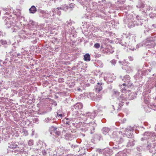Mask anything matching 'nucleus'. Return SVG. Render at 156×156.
I'll return each mask as SVG.
<instances>
[{
  "mask_svg": "<svg viewBox=\"0 0 156 156\" xmlns=\"http://www.w3.org/2000/svg\"><path fill=\"white\" fill-rule=\"evenodd\" d=\"M2 12L4 16L3 18L4 21L5 27L7 28H11V32H16L19 29V27L16 25V23L12 21V20L9 17L11 16L10 14L12 10L11 9L2 8Z\"/></svg>",
  "mask_w": 156,
  "mask_h": 156,
  "instance_id": "f257e3e1",
  "label": "nucleus"
},
{
  "mask_svg": "<svg viewBox=\"0 0 156 156\" xmlns=\"http://www.w3.org/2000/svg\"><path fill=\"white\" fill-rule=\"evenodd\" d=\"M143 137L141 138V140H146L148 143L147 148L150 153H153L154 150V147L156 143L153 142L154 137L156 138V134L153 132H146L143 135Z\"/></svg>",
  "mask_w": 156,
  "mask_h": 156,
  "instance_id": "f03ea898",
  "label": "nucleus"
},
{
  "mask_svg": "<svg viewBox=\"0 0 156 156\" xmlns=\"http://www.w3.org/2000/svg\"><path fill=\"white\" fill-rule=\"evenodd\" d=\"M125 95L124 94H122L117 90L114 89L112 91L111 96L113 98H116L117 101H119V107L118 109V110H120V108H121L123 106L125 103H127L126 102V98H125Z\"/></svg>",
  "mask_w": 156,
  "mask_h": 156,
  "instance_id": "7ed1b4c3",
  "label": "nucleus"
},
{
  "mask_svg": "<svg viewBox=\"0 0 156 156\" xmlns=\"http://www.w3.org/2000/svg\"><path fill=\"white\" fill-rule=\"evenodd\" d=\"M113 135L115 140L116 142V144L119 145L118 146L113 147L114 149H119L122 147L123 145L121 144L125 140L126 137L122 135V132L120 131H115L113 133Z\"/></svg>",
  "mask_w": 156,
  "mask_h": 156,
  "instance_id": "20e7f679",
  "label": "nucleus"
},
{
  "mask_svg": "<svg viewBox=\"0 0 156 156\" xmlns=\"http://www.w3.org/2000/svg\"><path fill=\"white\" fill-rule=\"evenodd\" d=\"M124 17L123 22L127 24L129 28H131L135 26V18H133L132 14L128 13L123 14Z\"/></svg>",
  "mask_w": 156,
  "mask_h": 156,
  "instance_id": "39448f33",
  "label": "nucleus"
},
{
  "mask_svg": "<svg viewBox=\"0 0 156 156\" xmlns=\"http://www.w3.org/2000/svg\"><path fill=\"white\" fill-rule=\"evenodd\" d=\"M145 0H140L139 1L138 4L136 5V7L140 9V11L142 12V13H147L151 9V7L150 5H146L144 4V2Z\"/></svg>",
  "mask_w": 156,
  "mask_h": 156,
  "instance_id": "423d86ee",
  "label": "nucleus"
},
{
  "mask_svg": "<svg viewBox=\"0 0 156 156\" xmlns=\"http://www.w3.org/2000/svg\"><path fill=\"white\" fill-rule=\"evenodd\" d=\"M97 110L95 111L93 113H91L90 112H87L86 113L84 114V115L85 117H86L87 118H90V119H94L95 116L97 115L98 116H100L102 115V114H99L98 112H100V111H102L103 109V107L101 105H98L97 106Z\"/></svg>",
  "mask_w": 156,
  "mask_h": 156,
  "instance_id": "0eeeda50",
  "label": "nucleus"
},
{
  "mask_svg": "<svg viewBox=\"0 0 156 156\" xmlns=\"http://www.w3.org/2000/svg\"><path fill=\"white\" fill-rule=\"evenodd\" d=\"M127 88H125V87L121 89L122 92L124 93L125 95V98H126V101L127 100H133L136 97V94L134 92H130L129 90H127Z\"/></svg>",
  "mask_w": 156,
  "mask_h": 156,
  "instance_id": "6e6552de",
  "label": "nucleus"
},
{
  "mask_svg": "<svg viewBox=\"0 0 156 156\" xmlns=\"http://www.w3.org/2000/svg\"><path fill=\"white\" fill-rule=\"evenodd\" d=\"M122 80L124 81L125 83H123L122 85L121 86V87L122 88L125 87V88H127V87L131 86L132 85L130 82V77L128 75H126L124 76L122 78Z\"/></svg>",
  "mask_w": 156,
  "mask_h": 156,
  "instance_id": "1a4fd4ad",
  "label": "nucleus"
},
{
  "mask_svg": "<svg viewBox=\"0 0 156 156\" xmlns=\"http://www.w3.org/2000/svg\"><path fill=\"white\" fill-rule=\"evenodd\" d=\"M37 11L39 13V16L43 19H48L50 16V14L48 11L41 9H39Z\"/></svg>",
  "mask_w": 156,
  "mask_h": 156,
  "instance_id": "9d476101",
  "label": "nucleus"
},
{
  "mask_svg": "<svg viewBox=\"0 0 156 156\" xmlns=\"http://www.w3.org/2000/svg\"><path fill=\"white\" fill-rule=\"evenodd\" d=\"M146 46L149 48H153L155 45L153 37L147 38L146 41Z\"/></svg>",
  "mask_w": 156,
  "mask_h": 156,
  "instance_id": "9b49d317",
  "label": "nucleus"
},
{
  "mask_svg": "<svg viewBox=\"0 0 156 156\" xmlns=\"http://www.w3.org/2000/svg\"><path fill=\"white\" fill-rule=\"evenodd\" d=\"M83 107V105L80 102L77 103L71 107L72 111L75 112H77V110L82 108Z\"/></svg>",
  "mask_w": 156,
  "mask_h": 156,
  "instance_id": "f8f14e48",
  "label": "nucleus"
},
{
  "mask_svg": "<svg viewBox=\"0 0 156 156\" xmlns=\"http://www.w3.org/2000/svg\"><path fill=\"white\" fill-rule=\"evenodd\" d=\"M124 61L122 62L120 61H119V63L120 64L122 63V65H124V66L122 67V69L126 70V72L128 73L132 72V67L129 66H125V63H124Z\"/></svg>",
  "mask_w": 156,
  "mask_h": 156,
  "instance_id": "ddd939ff",
  "label": "nucleus"
},
{
  "mask_svg": "<svg viewBox=\"0 0 156 156\" xmlns=\"http://www.w3.org/2000/svg\"><path fill=\"white\" fill-rule=\"evenodd\" d=\"M140 73H141L142 75L144 76L147 75L148 73V70H143L141 72L140 71H138L134 76L136 78V79L140 78H141L142 77V76L140 74Z\"/></svg>",
  "mask_w": 156,
  "mask_h": 156,
  "instance_id": "4468645a",
  "label": "nucleus"
},
{
  "mask_svg": "<svg viewBox=\"0 0 156 156\" xmlns=\"http://www.w3.org/2000/svg\"><path fill=\"white\" fill-rule=\"evenodd\" d=\"M130 35L128 34L127 36H126V40H122L120 42V44H121L123 46L125 47H127L129 45V40L130 38Z\"/></svg>",
  "mask_w": 156,
  "mask_h": 156,
  "instance_id": "2eb2a0df",
  "label": "nucleus"
},
{
  "mask_svg": "<svg viewBox=\"0 0 156 156\" xmlns=\"http://www.w3.org/2000/svg\"><path fill=\"white\" fill-rule=\"evenodd\" d=\"M100 13L96 15V17H100L102 19H103L105 20H107L108 16L106 15V14L105 13V12L103 9H100Z\"/></svg>",
  "mask_w": 156,
  "mask_h": 156,
  "instance_id": "dca6fc26",
  "label": "nucleus"
},
{
  "mask_svg": "<svg viewBox=\"0 0 156 156\" xmlns=\"http://www.w3.org/2000/svg\"><path fill=\"white\" fill-rule=\"evenodd\" d=\"M97 151H99L101 153H103L106 156H109L112 154V150L108 148H106L103 150L98 149Z\"/></svg>",
  "mask_w": 156,
  "mask_h": 156,
  "instance_id": "f3484780",
  "label": "nucleus"
},
{
  "mask_svg": "<svg viewBox=\"0 0 156 156\" xmlns=\"http://www.w3.org/2000/svg\"><path fill=\"white\" fill-rule=\"evenodd\" d=\"M110 41V40L107 38H106L104 39H103L101 42V48L102 49L105 48V51L106 50H108V49L105 48L108 45V43Z\"/></svg>",
  "mask_w": 156,
  "mask_h": 156,
  "instance_id": "a211bd4d",
  "label": "nucleus"
},
{
  "mask_svg": "<svg viewBox=\"0 0 156 156\" xmlns=\"http://www.w3.org/2000/svg\"><path fill=\"white\" fill-rule=\"evenodd\" d=\"M90 0H77V1L83 6L84 9L87 10V7L89 6L88 1Z\"/></svg>",
  "mask_w": 156,
  "mask_h": 156,
  "instance_id": "6ab92c4d",
  "label": "nucleus"
},
{
  "mask_svg": "<svg viewBox=\"0 0 156 156\" xmlns=\"http://www.w3.org/2000/svg\"><path fill=\"white\" fill-rule=\"evenodd\" d=\"M14 151H16L20 154H24L26 155H27L29 154L28 151H26L24 148H19V147L16 150Z\"/></svg>",
  "mask_w": 156,
  "mask_h": 156,
  "instance_id": "aec40b11",
  "label": "nucleus"
},
{
  "mask_svg": "<svg viewBox=\"0 0 156 156\" xmlns=\"http://www.w3.org/2000/svg\"><path fill=\"white\" fill-rule=\"evenodd\" d=\"M97 124L94 122H91L90 123L89 129L90 130V133H93L95 129V127L96 126Z\"/></svg>",
  "mask_w": 156,
  "mask_h": 156,
  "instance_id": "412c9836",
  "label": "nucleus"
},
{
  "mask_svg": "<svg viewBox=\"0 0 156 156\" xmlns=\"http://www.w3.org/2000/svg\"><path fill=\"white\" fill-rule=\"evenodd\" d=\"M140 17L138 16H137L135 18V26H139L143 24L142 20L140 19Z\"/></svg>",
  "mask_w": 156,
  "mask_h": 156,
  "instance_id": "4be33fe9",
  "label": "nucleus"
},
{
  "mask_svg": "<svg viewBox=\"0 0 156 156\" xmlns=\"http://www.w3.org/2000/svg\"><path fill=\"white\" fill-rule=\"evenodd\" d=\"M130 129H128L127 128L126 129V133L128 137L132 138L133 137V133L132 131L131 130L132 128L130 127Z\"/></svg>",
  "mask_w": 156,
  "mask_h": 156,
  "instance_id": "5701e85b",
  "label": "nucleus"
},
{
  "mask_svg": "<svg viewBox=\"0 0 156 156\" xmlns=\"http://www.w3.org/2000/svg\"><path fill=\"white\" fill-rule=\"evenodd\" d=\"M102 84L101 83H98L95 86V89H96L97 92H99L102 90Z\"/></svg>",
  "mask_w": 156,
  "mask_h": 156,
  "instance_id": "b1692460",
  "label": "nucleus"
},
{
  "mask_svg": "<svg viewBox=\"0 0 156 156\" xmlns=\"http://www.w3.org/2000/svg\"><path fill=\"white\" fill-rule=\"evenodd\" d=\"M111 129L108 127H104L102 129V132L105 135L109 134L110 132Z\"/></svg>",
  "mask_w": 156,
  "mask_h": 156,
  "instance_id": "393cba45",
  "label": "nucleus"
},
{
  "mask_svg": "<svg viewBox=\"0 0 156 156\" xmlns=\"http://www.w3.org/2000/svg\"><path fill=\"white\" fill-rule=\"evenodd\" d=\"M135 140L131 138L129 140V142L127 143V146L128 147H132L134 146L135 145Z\"/></svg>",
  "mask_w": 156,
  "mask_h": 156,
  "instance_id": "a878e982",
  "label": "nucleus"
},
{
  "mask_svg": "<svg viewBox=\"0 0 156 156\" xmlns=\"http://www.w3.org/2000/svg\"><path fill=\"white\" fill-rule=\"evenodd\" d=\"M20 34H24L23 35V37H24V38H28V37L27 36L29 35H31L30 33L29 34V33L23 30H22L20 31Z\"/></svg>",
  "mask_w": 156,
  "mask_h": 156,
  "instance_id": "bb28decb",
  "label": "nucleus"
},
{
  "mask_svg": "<svg viewBox=\"0 0 156 156\" xmlns=\"http://www.w3.org/2000/svg\"><path fill=\"white\" fill-rule=\"evenodd\" d=\"M69 6L66 5H62L61 6L58 7V9L63 10L64 11H67V10L69 9Z\"/></svg>",
  "mask_w": 156,
  "mask_h": 156,
  "instance_id": "cd10ccee",
  "label": "nucleus"
},
{
  "mask_svg": "<svg viewBox=\"0 0 156 156\" xmlns=\"http://www.w3.org/2000/svg\"><path fill=\"white\" fill-rule=\"evenodd\" d=\"M63 148L62 147H57L56 149L55 152L59 154H61L63 153Z\"/></svg>",
  "mask_w": 156,
  "mask_h": 156,
  "instance_id": "c85d7f7f",
  "label": "nucleus"
},
{
  "mask_svg": "<svg viewBox=\"0 0 156 156\" xmlns=\"http://www.w3.org/2000/svg\"><path fill=\"white\" fill-rule=\"evenodd\" d=\"M101 138L100 135L96 134L94 135L93 139L94 141L96 142L100 140Z\"/></svg>",
  "mask_w": 156,
  "mask_h": 156,
  "instance_id": "c756f323",
  "label": "nucleus"
},
{
  "mask_svg": "<svg viewBox=\"0 0 156 156\" xmlns=\"http://www.w3.org/2000/svg\"><path fill=\"white\" fill-rule=\"evenodd\" d=\"M29 10L30 13L32 14L35 13L37 11L36 8L34 5L32 6L31 8L29 9Z\"/></svg>",
  "mask_w": 156,
  "mask_h": 156,
  "instance_id": "7c9ffc66",
  "label": "nucleus"
},
{
  "mask_svg": "<svg viewBox=\"0 0 156 156\" xmlns=\"http://www.w3.org/2000/svg\"><path fill=\"white\" fill-rule=\"evenodd\" d=\"M17 145L13 142H11L9 144L8 147L10 148L14 149L17 147Z\"/></svg>",
  "mask_w": 156,
  "mask_h": 156,
  "instance_id": "2f4dec72",
  "label": "nucleus"
},
{
  "mask_svg": "<svg viewBox=\"0 0 156 156\" xmlns=\"http://www.w3.org/2000/svg\"><path fill=\"white\" fill-rule=\"evenodd\" d=\"M90 55L88 53L84 55V59L86 61H89L90 60Z\"/></svg>",
  "mask_w": 156,
  "mask_h": 156,
  "instance_id": "473e14b6",
  "label": "nucleus"
},
{
  "mask_svg": "<svg viewBox=\"0 0 156 156\" xmlns=\"http://www.w3.org/2000/svg\"><path fill=\"white\" fill-rule=\"evenodd\" d=\"M94 98L95 100L98 101L102 98V96L101 94H99L98 95L96 94L95 96H94Z\"/></svg>",
  "mask_w": 156,
  "mask_h": 156,
  "instance_id": "72a5a7b5",
  "label": "nucleus"
},
{
  "mask_svg": "<svg viewBox=\"0 0 156 156\" xmlns=\"http://www.w3.org/2000/svg\"><path fill=\"white\" fill-rule=\"evenodd\" d=\"M14 51H15V50H14L13 49H12V51H11V52L12 53H13L12 54V55H13V56H14L15 57L20 56L22 55L21 54H20L19 53H17L16 52H15L14 53L13 52Z\"/></svg>",
  "mask_w": 156,
  "mask_h": 156,
  "instance_id": "f704fd0d",
  "label": "nucleus"
},
{
  "mask_svg": "<svg viewBox=\"0 0 156 156\" xmlns=\"http://www.w3.org/2000/svg\"><path fill=\"white\" fill-rule=\"evenodd\" d=\"M126 154L124 151H119L115 155V156H126Z\"/></svg>",
  "mask_w": 156,
  "mask_h": 156,
  "instance_id": "c9c22d12",
  "label": "nucleus"
},
{
  "mask_svg": "<svg viewBox=\"0 0 156 156\" xmlns=\"http://www.w3.org/2000/svg\"><path fill=\"white\" fill-rule=\"evenodd\" d=\"M52 120H53V119ZM52 121V120L49 117H48V118L45 119L44 120V122H45V123H46L50 122H51Z\"/></svg>",
  "mask_w": 156,
  "mask_h": 156,
  "instance_id": "e433bc0d",
  "label": "nucleus"
},
{
  "mask_svg": "<svg viewBox=\"0 0 156 156\" xmlns=\"http://www.w3.org/2000/svg\"><path fill=\"white\" fill-rule=\"evenodd\" d=\"M7 44V42L6 41L3 40H0V46L2 45H6Z\"/></svg>",
  "mask_w": 156,
  "mask_h": 156,
  "instance_id": "4c0bfd02",
  "label": "nucleus"
},
{
  "mask_svg": "<svg viewBox=\"0 0 156 156\" xmlns=\"http://www.w3.org/2000/svg\"><path fill=\"white\" fill-rule=\"evenodd\" d=\"M71 135L69 134H66L65 135V138L67 140H69L71 139Z\"/></svg>",
  "mask_w": 156,
  "mask_h": 156,
  "instance_id": "58836bf2",
  "label": "nucleus"
},
{
  "mask_svg": "<svg viewBox=\"0 0 156 156\" xmlns=\"http://www.w3.org/2000/svg\"><path fill=\"white\" fill-rule=\"evenodd\" d=\"M148 96L145 97L144 98V102L147 104H148L150 103V99L148 98Z\"/></svg>",
  "mask_w": 156,
  "mask_h": 156,
  "instance_id": "ea45409f",
  "label": "nucleus"
},
{
  "mask_svg": "<svg viewBox=\"0 0 156 156\" xmlns=\"http://www.w3.org/2000/svg\"><path fill=\"white\" fill-rule=\"evenodd\" d=\"M33 122L38 124L39 123V120L37 118H34L32 119Z\"/></svg>",
  "mask_w": 156,
  "mask_h": 156,
  "instance_id": "a19ab883",
  "label": "nucleus"
},
{
  "mask_svg": "<svg viewBox=\"0 0 156 156\" xmlns=\"http://www.w3.org/2000/svg\"><path fill=\"white\" fill-rule=\"evenodd\" d=\"M27 51L24 50L23 48L21 49V54L22 55H25L27 54Z\"/></svg>",
  "mask_w": 156,
  "mask_h": 156,
  "instance_id": "79ce46f5",
  "label": "nucleus"
},
{
  "mask_svg": "<svg viewBox=\"0 0 156 156\" xmlns=\"http://www.w3.org/2000/svg\"><path fill=\"white\" fill-rule=\"evenodd\" d=\"M72 24L71 21L70 20H69L68 21H67L65 23L66 25L68 27L70 26Z\"/></svg>",
  "mask_w": 156,
  "mask_h": 156,
  "instance_id": "37998d69",
  "label": "nucleus"
},
{
  "mask_svg": "<svg viewBox=\"0 0 156 156\" xmlns=\"http://www.w3.org/2000/svg\"><path fill=\"white\" fill-rule=\"evenodd\" d=\"M144 109L145 111L147 113H148L151 112V109L147 106H146L144 108Z\"/></svg>",
  "mask_w": 156,
  "mask_h": 156,
  "instance_id": "c03bdc74",
  "label": "nucleus"
},
{
  "mask_svg": "<svg viewBox=\"0 0 156 156\" xmlns=\"http://www.w3.org/2000/svg\"><path fill=\"white\" fill-rule=\"evenodd\" d=\"M28 145L29 146H32L34 144V140H30L28 141Z\"/></svg>",
  "mask_w": 156,
  "mask_h": 156,
  "instance_id": "a18cd8bd",
  "label": "nucleus"
},
{
  "mask_svg": "<svg viewBox=\"0 0 156 156\" xmlns=\"http://www.w3.org/2000/svg\"><path fill=\"white\" fill-rule=\"evenodd\" d=\"M23 135L27 136L28 135V133L27 131L25 129H23Z\"/></svg>",
  "mask_w": 156,
  "mask_h": 156,
  "instance_id": "49530a36",
  "label": "nucleus"
},
{
  "mask_svg": "<svg viewBox=\"0 0 156 156\" xmlns=\"http://www.w3.org/2000/svg\"><path fill=\"white\" fill-rule=\"evenodd\" d=\"M100 44L99 43H96L94 44V47L96 49H98L100 47Z\"/></svg>",
  "mask_w": 156,
  "mask_h": 156,
  "instance_id": "de8ad7c7",
  "label": "nucleus"
},
{
  "mask_svg": "<svg viewBox=\"0 0 156 156\" xmlns=\"http://www.w3.org/2000/svg\"><path fill=\"white\" fill-rule=\"evenodd\" d=\"M98 4L95 2H93L92 3V5H93L94 7L93 8V9H97L98 7L97 5Z\"/></svg>",
  "mask_w": 156,
  "mask_h": 156,
  "instance_id": "09e8293b",
  "label": "nucleus"
},
{
  "mask_svg": "<svg viewBox=\"0 0 156 156\" xmlns=\"http://www.w3.org/2000/svg\"><path fill=\"white\" fill-rule=\"evenodd\" d=\"M5 35V32L1 31H0V38L2 37H3Z\"/></svg>",
  "mask_w": 156,
  "mask_h": 156,
  "instance_id": "8fccbe9b",
  "label": "nucleus"
},
{
  "mask_svg": "<svg viewBox=\"0 0 156 156\" xmlns=\"http://www.w3.org/2000/svg\"><path fill=\"white\" fill-rule=\"evenodd\" d=\"M143 147L141 146H138L137 147V150L139 151H141L143 149Z\"/></svg>",
  "mask_w": 156,
  "mask_h": 156,
  "instance_id": "3c124183",
  "label": "nucleus"
},
{
  "mask_svg": "<svg viewBox=\"0 0 156 156\" xmlns=\"http://www.w3.org/2000/svg\"><path fill=\"white\" fill-rule=\"evenodd\" d=\"M57 115L56 116L57 118H62V114H58V113H56Z\"/></svg>",
  "mask_w": 156,
  "mask_h": 156,
  "instance_id": "603ef678",
  "label": "nucleus"
},
{
  "mask_svg": "<svg viewBox=\"0 0 156 156\" xmlns=\"http://www.w3.org/2000/svg\"><path fill=\"white\" fill-rule=\"evenodd\" d=\"M52 110V108L51 107H49L47 108V110L45 112H44V113H46L48 112L51 111Z\"/></svg>",
  "mask_w": 156,
  "mask_h": 156,
  "instance_id": "864d4df0",
  "label": "nucleus"
},
{
  "mask_svg": "<svg viewBox=\"0 0 156 156\" xmlns=\"http://www.w3.org/2000/svg\"><path fill=\"white\" fill-rule=\"evenodd\" d=\"M112 65L115 66L116 63V61L115 60L113 59L110 61Z\"/></svg>",
  "mask_w": 156,
  "mask_h": 156,
  "instance_id": "5fc2aeb1",
  "label": "nucleus"
},
{
  "mask_svg": "<svg viewBox=\"0 0 156 156\" xmlns=\"http://www.w3.org/2000/svg\"><path fill=\"white\" fill-rule=\"evenodd\" d=\"M69 118H67L66 119V121H64V122L66 123V124L70 125L71 124V122L69 121H67V120H68L69 119Z\"/></svg>",
  "mask_w": 156,
  "mask_h": 156,
  "instance_id": "6e6d98bb",
  "label": "nucleus"
},
{
  "mask_svg": "<svg viewBox=\"0 0 156 156\" xmlns=\"http://www.w3.org/2000/svg\"><path fill=\"white\" fill-rule=\"evenodd\" d=\"M69 6V9H71L73 8L74 7V4L73 3H71L69 5H68Z\"/></svg>",
  "mask_w": 156,
  "mask_h": 156,
  "instance_id": "4d7b16f0",
  "label": "nucleus"
},
{
  "mask_svg": "<svg viewBox=\"0 0 156 156\" xmlns=\"http://www.w3.org/2000/svg\"><path fill=\"white\" fill-rule=\"evenodd\" d=\"M58 7L56 8H54L52 10V12H56V11H57L58 12V10L60 9H58Z\"/></svg>",
  "mask_w": 156,
  "mask_h": 156,
  "instance_id": "13d9d810",
  "label": "nucleus"
},
{
  "mask_svg": "<svg viewBox=\"0 0 156 156\" xmlns=\"http://www.w3.org/2000/svg\"><path fill=\"white\" fill-rule=\"evenodd\" d=\"M64 79L63 78H60L58 79V81L59 82H64Z\"/></svg>",
  "mask_w": 156,
  "mask_h": 156,
  "instance_id": "bf43d9fd",
  "label": "nucleus"
},
{
  "mask_svg": "<svg viewBox=\"0 0 156 156\" xmlns=\"http://www.w3.org/2000/svg\"><path fill=\"white\" fill-rule=\"evenodd\" d=\"M51 128L52 129L53 131L55 132L56 131L57 129V128L56 127H54L53 126H51Z\"/></svg>",
  "mask_w": 156,
  "mask_h": 156,
  "instance_id": "052dcab7",
  "label": "nucleus"
},
{
  "mask_svg": "<svg viewBox=\"0 0 156 156\" xmlns=\"http://www.w3.org/2000/svg\"><path fill=\"white\" fill-rule=\"evenodd\" d=\"M57 153L55 151L53 154H51V156H57Z\"/></svg>",
  "mask_w": 156,
  "mask_h": 156,
  "instance_id": "680f3d73",
  "label": "nucleus"
},
{
  "mask_svg": "<svg viewBox=\"0 0 156 156\" xmlns=\"http://www.w3.org/2000/svg\"><path fill=\"white\" fill-rule=\"evenodd\" d=\"M55 133L58 136H59L61 134V132L59 131H56L55 132Z\"/></svg>",
  "mask_w": 156,
  "mask_h": 156,
  "instance_id": "e2e57ef3",
  "label": "nucleus"
},
{
  "mask_svg": "<svg viewBox=\"0 0 156 156\" xmlns=\"http://www.w3.org/2000/svg\"><path fill=\"white\" fill-rule=\"evenodd\" d=\"M35 24V22H34L33 21H30V23H29V25H32V26H34V25Z\"/></svg>",
  "mask_w": 156,
  "mask_h": 156,
  "instance_id": "0e129e2a",
  "label": "nucleus"
},
{
  "mask_svg": "<svg viewBox=\"0 0 156 156\" xmlns=\"http://www.w3.org/2000/svg\"><path fill=\"white\" fill-rule=\"evenodd\" d=\"M121 121L122 122V123H124L126 121V120L125 119H121Z\"/></svg>",
  "mask_w": 156,
  "mask_h": 156,
  "instance_id": "69168bd1",
  "label": "nucleus"
},
{
  "mask_svg": "<svg viewBox=\"0 0 156 156\" xmlns=\"http://www.w3.org/2000/svg\"><path fill=\"white\" fill-rule=\"evenodd\" d=\"M128 58L130 61H132L133 60V58L132 57L129 56Z\"/></svg>",
  "mask_w": 156,
  "mask_h": 156,
  "instance_id": "338daca9",
  "label": "nucleus"
},
{
  "mask_svg": "<svg viewBox=\"0 0 156 156\" xmlns=\"http://www.w3.org/2000/svg\"><path fill=\"white\" fill-rule=\"evenodd\" d=\"M42 152L43 155L45 154H46V152L44 150H43L42 151Z\"/></svg>",
  "mask_w": 156,
  "mask_h": 156,
  "instance_id": "774afa93",
  "label": "nucleus"
}]
</instances>
